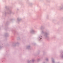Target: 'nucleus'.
I'll list each match as a JSON object with an SVG mask.
<instances>
[{"label": "nucleus", "instance_id": "nucleus-1", "mask_svg": "<svg viewBox=\"0 0 63 63\" xmlns=\"http://www.w3.org/2000/svg\"><path fill=\"white\" fill-rule=\"evenodd\" d=\"M44 36L46 38H48V36H47V33H46L44 35Z\"/></svg>", "mask_w": 63, "mask_h": 63}, {"label": "nucleus", "instance_id": "nucleus-8", "mask_svg": "<svg viewBox=\"0 0 63 63\" xmlns=\"http://www.w3.org/2000/svg\"><path fill=\"white\" fill-rule=\"evenodd\" d=\"M62 58H63V55H62Z\"/></svg>", "mask_w": 63, "mask_h": 63}, {"label": "nucleus", "instance_id": "nucleus-9", "mask_svg": "<svg viewBox=\"0 0 63 63\" xmlns=\"http://www.w3.org/2000/svg\"><path fill=\"white\" fill-rule=\"evenodd\" d=\"M18 21H19V20H18Z\"/></svg>", "mask_w": 63, "mask_h": 63}, {"label": "nucleus", "instance_id": "nucleus-7", "mask_svg": "<svg viewBox=\"0 0 63 63\" xmlns=\"http://www.w3.org/2000/svg\"><path fill=\"white\" fill-rule=\"evenodd\" d=\"M39 38H40V39H42V37H41V36H40V35H39Z\"/></svg>", "mask_w": 63, "mask_h": 63}, {"label": "nucleus", "instance_id": "nucleus-2", "mask_svg": "<svg viewBox=\"0 0 63 63\" xmlns=\"http://www.w3.org/2000/svg\"><path fill=\"white\" fill-rule=\"evenodd\" d=\"M34 30H32L30 31V32L31 33H32V34H34Z\"/></svg>", "mask_w": 63, "mask_h": 63}, {"label": "nucleus", "instance_id": "nucleus-4", "mask_svg": "<svg viewBox=\"0 0 63 63\" xmlns=\"http://www.w3.org/2000/svg\"><path fill=\"white\" fill-rule=\"evenodd\" d=\"M32 62V60H29L28 61V62L29 63V62Z\"/></svg>", "mask_w": 63, "mask_h": 63}, {"label": "nucleus", "instance_id": "nucleus-3", "mask_svg": "<svg viewBox=\"0 0 63 63\" xmlns=\"http://www.w3.org/2000/svg\"><path fill=\"white\" fill-rule=\"evenodd\" d=\"M26 48H27L29 49L30 48V46H27L26 47Z\"/></svg>", "mask_w": 63, "mask_h": 63}, {"label": "nucleus", "instance_id": "nucleus-5", "mask_svg": "<svg viewBox=\"0 0 63 63\" xmlns=\"http://www.w3.org/2000/svg\"><path fill=\"white\" fill-rule=\"evenodd\" d=\"M5 35L6 36H9V34L8 33H6L5 34Z\"/></svg>", "mask_w": 63, "mask_h": 63}, {"label": "nucleus", "instance_id": "nucleus-6", "mask_svg": "<svg viewBox=\"0 0 63 63\" xmlns=\"http://www.w3.org/2000/svg\"><path fill=\"white\" fill-rule=\"evenodd\" d=\"M34 61H35V60H34L32 59V62H34Z\"/></svg>", "mask_w": 63, "mask_h": 63}]
</instances>
